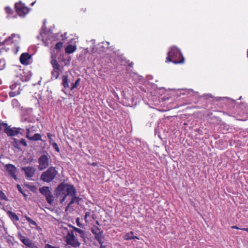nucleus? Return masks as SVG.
Returning <instances> with one entry per match:
<instances>
[{
  "mask_svg": "<svg viewBox=\"0 0 248 248\" xmlns=\"http://www.w3.org/2000/svg\"><path fill=\"white\" fill-rule=\"evenodd\" d=\"M76 193V189L73 186L63 183L60 184L55 190L56 197L60 202H77Z\"/></svg>",
  "mask_w": 248,
  "mask_h": 248,
  "instance_id": "f257e3e1",
  "label": "nucleus"
},
{
  "mask_svg": "<svg viewBox=\"0 0 248 248\" xmlns=\"http://www.w3.org/2000/svg\"><path fill=\"white\" fill-rule=\"evenodd\" d=\"M185 59L179 49L175 46L170 48L168 52L166 62H172L175 64L182 63Z\"/></svg>",
  "mask_w": 248,
  "mask_h": 248,
  "instance_id": "f03ea898",
  "label": "nucleus"
},
{
  "mask_svg": "<svg viewBox=\"0 0 248 248\" xmlns=\"http://www.w3.org/2000/svg\"><path fill=\"white\" fill-rule=\"evenodd\" d=\"M58 174L55 167H50L45 171L43 172L40 177V179L43 182L50 183L56 177Z\"/></svg>",
  "mask_w": 248,
  "mask_h": 248,
  "instance_id": "7ed1b4c3",
  "label": "nucleus"
},
{
  "mask_svg": "<svg viewBox=\"0 0 248 248\" xmlns=\"http://www.w3.org/2000/svg\"><path fill=\"white\" fill-rule=\"evenodd\" d=\"M65 241L67 245H70L74 248H77L80 246V243L74 234L73 230L69 231L65 237Z\"/></svg>",
  "mask_w": 248,
  "mask_h": 248,
  "instance_id": "20e7f679",
  "label": "nucleus"
},
{
  "mask_svg": "<svg viewBox=\"0 0 248 248\" xmlns=\"http://www.w3.org/2000/svg\"><path fill=\"white\" fill-rule=\"evenodd\" d=\"M15 34H13L11 37H8L3 41V44L4 47H1L0 49L2 51L5 50L6 51H7L10 49H14L16 45L13 40V38L15 37Z\"/></svg>",
  "mask_w": 248,
  "mask_h": 248,
  "instance_id": "39448f33",
  "label": "nucleus"
},
{
  "mask_svg": "<svg viewBox=\"0 0 248 248\" xmlns=\"http://www.w3.org/2000/svg\"><path fill=\"white\" fill-rule=\"evenodd\" d=\"M30 12V9L24 4L16 2V15L20 17H24Z\"/></svg>",
  "mask_w": 248,
  "mask_h": 248,
  "instance_id": "423d86ee",
  "label": "nucleus"
},
{
  "mask_svg": "<svg viewBox=\"0 0 248 248\" xmlns=\"http://www.w3.org/2000/svg\"><path fill=\"white\" fill-rule=\"evenodd\" d=\"M92 233L95 235V238L98 241L100 244H103V240L104 236L103 235V232L98 227L94 226L91 228Z\"/></svg>",
  "mask_w": 248,
  "mask_h": 248,
  "instance_id": "0eeeda50",
  "label": "nucleus"
},
{
  "mask_svg": "<svg viewBox=\"0 0 248 248\" xmlns=\"http://www.w3.org/2000/svg\"><path fill=\"white\" fill-rule=\"evenodd\" d=\"M39 166L40 170H43L46 169L49 165V158L47 155H43L38 159Z\"/></svg>",
  "mask_w": 248,
  "mask_h": 248,
  "instance_id": "6e6552de",
  "label": "nucleus"
},
{
  "mask_svg": "<svg viewBox=\"0 0 248 248\" xmlns=\"http://www.w3.org/2000/svg\"><path fill=\"white\" fill-rule=\"evenodd\" d=\"M39 191L41 194L46 198L47 202H52L53 201V195L48 186H43L39 188Z\"/></svg>",
  "mask_w": 248,
  "mask_h": 248,
  "instance_id": "1a4fd4ad",
  "label": "nucleus"
},
{
  "mask_svg": "<svg viewBox=\"0 0 248 248\" xmlns=\"http://www.w3.org/2000/svg\"><path fill=\"white\" fill-rule=\"evenodd\" d=\"M31 58V56L28 53H23L20 57V62L22 64L28 65L30 64V60Z\"/></svg>",
  "mask_w": 248,
  "mask_h": 248,
  "instance_id": "9d476101",
  "label": "nucleus"
},
{
  "mask_svg": "<svg viewBox=\"0 0 248 248\" xmlns=\"http://www.w3.org/2000/svg\"><path fill=\"white\" fill-rule=\"evenodd\" d=\"M26 175V176L29 178L32 177L35 173V169L33 167H25L22 168Z\"/></svg>",
  "mask_w": 248,
  "mask_h": 248,
  "instance_id": "9b49d317",
  "label": "nucleus"
},
{
  "mask_svg": "<svg viewBox=\"0 0 248 248\" xmlns=\"http://www.w3.org/2000/svg\"><path fill=\"white\" fill-rule=\"evenodd\" d=\"M5 168L8 173L14 179H16V174L15 173V172L16 171V167L15 166L10 164H6L5 166Z\"/></svg>",
  "mask_w": 248,
  "mask_h": 248,
  "instance_id": "f8f14e48",
  "label": "nucleus"
},
{
  "mask_svg": "<svg viewBox=\"0 0 248 248\" xmlns=\"http://www.w3.org/2000/svg\"><path fill=\"white\" fill-rule=\"evenodd\" d=\"M27 131V135L26 137L30 140L33 141H38L41 140V135L39 133L35 134L33 136L30 137L29 133L30 132V130L29 128L26 129Z\"/></svg>",
  "mask_w": 248,
  "mask_h": 248,
  "instance_id": "ddd939ff",
  "label": "nucleus"
},
{
  "mask_svg": "<svg viewBox=\"0 0 248 248\" xmlns=\"http://www.w3.org/2000/svg\"><path fill=\"white\" fill-rule=\"evenodd\" d=\"M18 236L21 241L28 248H29L33 243L30 239L22 236L20 233L18 234Z\"/></svg>",
  "mask_w": 248,
  "mask_h": 248,
  "instance_id": "4468645a",
  "label": "nucleus"
},
{
  "mask_svg": "<svg viewBox=\"0 0 248 248\" xmlns=\"http://www.w3.org/2000/svg\"><path fill=\"white\" fill-rule=\"evenodd\" d=\"M2 124L5 126L4 132L8 136H13L16 134V131L8 126L7 124L3 123Z\"/></svg>",
  "mask_w": 248,
  "mask_h": 248,
  "instance_id": "2eb2a0df",
  "label": "nucleus"
},
{
  "mask_svg": "<svg viewBox=\"0 0 248 248\" xmlns=\"http://www.w3.org/2000/svg\"><path fill=\"white\" fill-rule=\"evenodd\" d=\"M70 81L68 79V76L63 75L62 77V85L65 89H67L70 87L69 86Z\"/></svg>",
  "mask_w": 248,
  "mask_h": 248,
  "instance_id": "dca6fc26",
  "label": "nucleus"
},
{
  "mask_svg": "<svg viewBox=\"0 0 248 248\" xmlns=\"http://www.w3.org/2000/svg\"><path fill=\"white\" fill-rule=\"evenodd\" d=\"M76 49L77 47L75 46L69 45L66 47L65 51L66 53L71 54L75 52Z\"/></svg>",
  "mask_w": 248,
  "mask_h": 248,
  "instance_id": "f3484780",
  "label": "nucleus"
},
{
  "mask_svg": "<svg viewBox=\"0 0 248 248\" xmlns=\"http://www.w3.org/2000/svg\"><path fill=\"white\" fill-rule=\"evenodd\" d=\"M5 12L7 14V17L10 18L12 16L14 17L13 14L14 13V10L9 6H6L5 8Z\"/></svg>",
  "mask_w": 248,
  "mask_h": 248,
  "instance_id": "a211bd4d",
  "label": "nucleus"
},
{
  "mask_svg": "<svg viewBox=\"0 0 248 248\" xmlns=\"http://www.w3.org/2000/svg\"><path fill=\"white\" fill-rule=\"evenodd\" d=\"M124 238L126 240H131L134 239H139L138 237L134 235V232H130L126 233L125 235Z\"/></svg>",
  "mask_w": 248,
  "mask_h": 248,
  "instance_id": "6ab92c4d",
  "label": "nucleus"
},
{
  "mask_svg": "<svg viewBox=\"0 0 248 248\" xmlns=\"http://www.w3.org/2000/svg\"><path fill=\"white\" fill-rule=\"evenodd\" d=\"M60 75V69H53L51 72L52 77L57 79Z\"/></svg>",
  "mask_w": 248,
  "mask_h": 248,
  "instance_id": "aec40b11",
  "label": "nucleus"
},
{
  "mask_svg": "<svg viewBox=\"0 0 248 248\" xmlns=\"http://www.w3.org/2000/svg\"><path fill=\"white\" fill-rule=\"evenodd\" d=\"M44 205L43 204V206H45V207L50 211H53L54 210L53 204H55L56 202H44Z\"/></svg>",
  "mask_w": 248,
  "mask_h": 248,
  "instance_id": "412c9836",
  "label": "nucleus"
},
{
  "mask_svg": "<svg viewBox=\"0 0 248 248\" xmlns=\"http://www.w3.org/2000/svg\"><path fill=\"white\" fill-rule=\"evenodd\" d=\"M72 228L73 229V231H75L76 232H78L80 234V236L81 238H85V233H84V231L81 230L80 229L76 228L75 227H72Z\"/></svg>",
  "mask_w": 248,
  "mask_h": 248,
  "instance_id": "4be33fe9",
  "label": "nucleus"
},
{
  "mask_svg": "<svg viewBox=\"0 0 248 248\" xmlns=\"http://www.w3.org/2000/svg\"><path fill=\"white\" fill-rule=\"evenodd\" d=\"M80 82V78H78L75 81V83H73L71 84L70 90H73L76 88L79 84Z\"/></svg>",
  "mask_w": 248,
  "mask_h": 248,
  "instance_id": "5701e85b",
  "label": "nucleus"
},
{
  "mask_svg": "<svg viewBox=\"0 0 248 248\" xmlns=\"http://www.w3.org/2000/svg\"><path fill=\"white\" fill-rule=\"evenodd\" d=\"M51 64L53 69H60V65L57 60H53L51 62Z\"/></svg>",
  "mask_w": 248,
  "mask_h": 248,
  "instance_id": "b1692460",
  "label": "nucleus"
},
{
  "mask_svg": "<svg viewBox=\"0 0 248 248\" xmlns=\"http://www.w3.org/2000/svg\"><path fill=\"white\" fill-rule=\"evenodd\" d=\"M50 144H51L53 148L55 150V151L56 152H57L58 153L60 152V150L59 147L57 143H56V142H52L51 143H50Z\"/></svg>",
  "mask_w": 248,
  "mask_h": 248,
  "instance_id": "393cba45",
  "label": "nucleus"
},
{
  "mask_svg": "<svg viewBox=\"0 0 248 248\" xmlns=\"http://www.w3.org/2000/svg\"><path fill=\"white\" fill-rule=\"evenodd\" d=\"M63 43L61 42L57 43L55 45V48L58 50H60L62 47Z\"/></svg>",
  "mask_w": 248,
  "mask_h": 248,
  "instance_id": "a878e982",
  "label": "nucleus"
},
{
  "mask_svg": "<svg viewBox=\"0 0 248 248\" xmlns=\"http://www.w3.org/2000/svg\"><path fill=\"white\" fill-rule=\"evenodd\" d=\"M0 200H7L5 194L1 190H0Z\"/></svg>",
  "mask_w": 248,
  "mask_h": 248,
  "instance_id": "bb28decb",
  "label": "nucleus"
},
{
  "mask_svg": "<svg viewBox=\"0 0 248 248\" xmlns=\"http://www.w3.org/2000/svg\"><path fill=\"white\" fill-rule=\"evenodd\" d=\"M47 136L48 138L49 139V143H51L52 142V137H55V136L54 135L51 134L50 133H47Z\"/></svg>",
  "mask_w": 248,
  "mask_h": 248,
  "instance_id": "cd10ccee",
  "label": "nucleus"
},
{
  "mask_svg": "<svg viewBox=\"0 0 248 248\" xmlns=\"http://www.w3.org/2000/svg\"><path fill=\"white\" fill-rule=\"evenodd\" d=\"M16 187L18 188V190L24 196H27V194L26 193V192L27 191H25V192H22L21 191V187L19 185H16Z\"/></svg>",
  "mask_w": 248,
  "mask_h": 248,
  "instance_id": "c85d7f7f",
  "label": "nucleus"
},
{
  "mask_svg": "<svg viewBox=\"0 0 248 248\" xmlns=\"http://www.w3.org/2000/svg\"><path fill=\"white\" fill-rule=\"evenodd\" d=\"M20 143L23 145L24 146H27V142L25 139H22L20 140Z\"/></svg>",
  "mask_w": 248,
  "mask_h": 248,
  "instance_id": "c756f323",
  "label": "nucleus"
},
{
  "mask_svg": "<svg viewBox=\"0 0 248 248\" xmlns=\"http://www.w3.org/2000/svg\"><path fill=\"white\" fill-rule=\"evenodd\" d=\"M4 62L3 61L0 60V70H2L4 68Z\"/></svg>",
  "mask_w": 248,
  "mask_h": 248,
  "instance_id": "7c9ffc66",
  "label": "nucleus"
},
{
  "mask_svg": "<svg viewBox=\"0 0 248 248\" xmlns=\"http://www.w3.org/2000/svg\"><path fill=\"white\" fill-rule=\"evenodd\" d=\"M76 223L78 227H81L82 226V224L80 222V218L79 217L76 218Z\"/></svg>",
  "mask_w": 248,
  "mask_h": 248,
  "instance_id": "2f4dec72",
  "label": "nucleus"
},
{
  "mask_svg": "<svg viewBox=\"0 0 248 248\" xmlns=\"http://www.w3.org/2000/svg\"><path fill=\"white\" fill-rule=\"evenodd\" d=\"M13 240H14V238L13 237H9V238H8L7 239V241L8 243H11L12 244V245H13Z\"/></svg>",
  "mask_w": 248,
  "mask_h": 248,
  "instance_id": "473e14b6",
  "label": "nucleus"
},
{
  "mask_svg": "<svg viewBox=\"0 0 248 248\" xmlns=\"http://www.w3.org/2000/svg\"><path fill=\"white\" fill-rule=\"evenodd\" d=\"M9 95L11 97H13L16 96V92H11L9 93Z\"/></svg>",
  "mask_w": 248,
  "mask_h": 248,
  "instance_id": "72a5a7b5",
  "label": "nucleus"
},
{
  "mask_svg": "<svg viewBox=\"0 0 248 248\" xmlns=\"http://www.w3.org/2000/svg\"><path fill=\"white\" fill-rule=\"evenodd\" d=\"M20 130H22V129H21V128H16V135L18 134H22V133L20 132Z\"/></svg>",
  "mask_w": 248,
  "mask_h": 248,
  "instance_id": "f704fd0d",
  "label": "nucleus"
},
{
  "mask_svg": "<svg viewBox=\"0 0 248 248\" xmlns=\"http://www.w3.org/2000/svg\"><path fill=\"white\" fill-rule=\"evenodd\" d=\"M29 224H30L31 225H34V226L37 225L36 222L34 221V220H33L32 219H31V220L30 222H29Z\"/></svg>",
  "mask_w": 248,
  "mask_h": 248,
  "instance_id": "c9c22d12",
  "label": "nucleus"
},
{
  "mask_svg": "<svg viewBox=\"0 0 248 248\" xmlns=\"http://www.w3.org/2000/svg\"><path fill=\"white\" fill-rule=\"evenodd\" d=\"M8 213H9V214H11V216H12V217L13 218H16V214H15V213H12V212H10V211H9V212H8Z\"/></svg>",
  "mask_w": 248,
  "mask_h": 248,
  "instance_id": "e433bc0d",
  "label": "nucleus"
},
{
  "mask_svg": "<svg viewBox=\"0 0 248 248\" xmlns=\"http://www.w3.org/2000/svg\"><path fill=\"white\" fill-rule=\"evenodd\" d=\"M29 248H38L33 242Z\"/></svg>",
  "mask_w": 248,
  "mask_h": 248,
  "instance_id": "4c0bfd02",
  "label": "nucleus"
},
{
  "mask_svg": "<svg viewBox=\"0 0 248 248\" xmlns=\"http://www.w3.org/2000/svg\"><path fill=\"white\" fill-rule=\"evenodd\" d=\"M46 247H48V248H57V247H54V246H52L49 244H47L46 245Z\"/></svg>",
  "mask_w": 248,
  "mask_h": 248,
  "instance_id": "58836bf2",
  "label": "nucleus"
},
{
  "mask_svg": "<svg viewBox=\"0 0 248 248\" xmlns=\"http://www.w3.org/2000/svg\"><path fill=\"white\" fill-rule=\"evenodd\" d=\"M26 220H27V221L29 223V222H30L31 220V218L30 217H26Z\"/></svg>",
  "mask_w": 248,
  "mask_h": 248,
  "instance_id": "ea45409f",
  "label": "nucleus"
},
{
  "mask_svg": "<svg viewBox=\"0 0 248 248\" xmlns=\"http://www.w3.org/2000/svg\"><path fill=\"white\" fill-rule=\"evenodd\" d=\"M26 220H27V221L29 223V222H30L31 220V218L30 217H26Z\"/></svg>",
  "mask_w": 248,
  "mask_h": 248,
  "instance_id": "a19ab883",
  "label": "nucleus"
},
{
  "mask_svg": "<svg viewBox=\"0 0 248 248\" xmlns=\"http://www.w3.org/2000/svg\"><path fill=\"white\" fill-rule=\"evenodd\" d=\"M232 229H240L241 230L242 228H238L237 226H232L231 227Z\"/></svg>",
  "mask_w": 248,
  "mask_h": 248,
  "instance_id": "79ce46f5",
  "label": "nucleus"
},
{
  "mask_svg": "<svg viewBox=\"0 0 248 248\" xmlns=\"http://www.w3.org/2000/svg\"><path fill=\"white\" fill-rule=\"evenodd\" d=\"M100 245H101L100 248H106V246L102 245V244H100Z\"/></svg>",
  "mask_w": 248,
  "mask_h": 248,
  "instance_id": "37998d69",
  "label": "nucleus"
},
{
  "mask_svg": "<svg viewBox=\"0 0 248 248\" xmlns=\"http://www.w3.org/2000/svg\"><path fill=\"white\" fill-rule=\"evenodd\" d=\"M14 146L16 147V140H15L14 142L13 143Z\"/></svg>",
  "mask_w": 248,
  "mask_h": 248,
  "instance_id": "c03bdc74",
  "label": "nucleus"
},
{
  "mask_svg": "<svg viewBox=\"0 0 248 248\" xmlns=\"http://www.w3.org/2000/svg\"><path fill=\"white\" fill-rule=\"evenodd\" d=\"M89 213L87 212L86 213V214H85V217H87L88 215H89Z\"/></svg>",
  "mask_w": 248,
  "mask_h": 248,
  "instance_id": "a18cd8bd",
  "label": "nucleus"
},
{
  "mask_svg": "<svg viewBox=\"0 0 248 248\" xmlns=\"http://www.w3.org/2000/svg\"><path fill=\"white\" fill-rule=\"evenodd\" d=\"M19 220V218L18 217L16 216V220Z\"/></svg>",
  "mask_w": 248,
  "mask_h": 248,
  "instance_id": "49530a36",
  "label": "nucleus"
},
{
  "mask_svg": "<svg viewBox=\"0 0 248 248\" xmlns=\"http://www.w3.org/2000/svg\"><path fill=\"white\" fill-rule=\"evenodd\" d=\"M1 124H0V130H1Z\"/></svg>",
  "mask_w": 248,
  "mask_h": 248,
  "instance_id": "de8ad7c7",
  "label": "nucleus"
},
{
  "mask_svg": "<svg viewBox=\"0 0 248 248\" xmlns=\"http://www.w3.org/2000/svg\"><path fill=\"white\" fill-rule=\"evenodd\" d=\"M14 86V85H12V86H11V88L13 89L12 87H13Z\"/></svg>",
  "mask_w": 248,
  "mask_h": 248,
  "instance_id": "09e8293b",
  "label": "nucleus"
},
{
  "mask_svg": "<svg viewBox=\"0 0 248 248\" xmlns=\"http://www.w3.org/2000/svg\"><path fill=\"white\" fill-rule=\"evenodd\" d=\"M14 7L16 9V3H15V4H14Z\"/></svg>",
  "mask_w": 248,
  "mask_h": 248,
  "instance_id": "8fccbe9b",
  "label": "nucleus"
},
{
  "mask_svg": "<svg viewBox=\"0 0 248 248\" xmlns=\"http://www.w3.org/2000/svg\"><path fill=\"white\" fill-rule=\"evenodd\" d=\"M70 227L72 228V227H73L72 225H70L69 226Z\"/></svg>",
  "mask_w": 248,
  "mask_h": 248,
  "instance_id": "3c124183",
  "label": "nucleus"
},
{
  "mask_svg": "<svg viewBox=\"0 0 248 248\" xmlns=\"http://www.w3.org/2000/svg\"><path fill=\"white\" fill-rule=\"evenodd\" d=\"M74 202H69L70 204H72V203H73Z\"/></svg>",
  "mask_w": 248,
  "mask_h": 248,
  "instance_id": "603ef678",
  "label": "nucleus"
},
{
  "mask_svg": "<svg viewBox=\"0 0 248 248\" xmlns=\"http://www.w3.org/2000/svg\"><path fill=\"white\" fill-rule=\"evenodd\" d=\"M1 158V155H0V158Z\"/></svg>",
  "mask_w": 248,
  "mask_h": 248,
  "instance_id": "864d4df0",
  "label": "nucleus"
}]
</instances>
